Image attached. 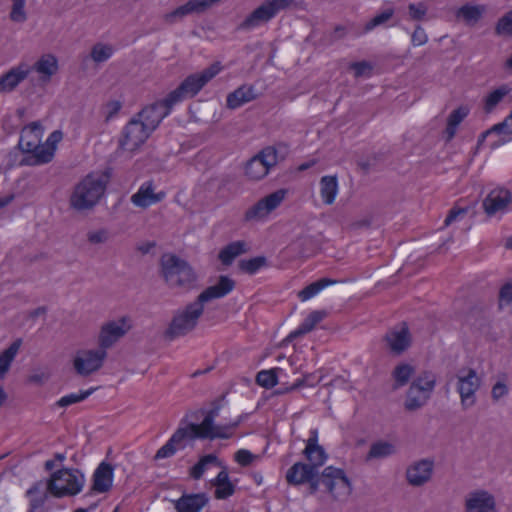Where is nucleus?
<instances>
[{
	"label": "nucleus",
	"instance_id": "nucleus-37",
	"mask_svg": "<svg viewBox=\"0 0 512 512\" xmlns=\"http://www.w3.org/2000/svg\"><path fill=\"white\" fill-rule=\"evenodd\" d=\"M484 11L483 6L466 4L457 10L456 17L462 18L468 25H474L480 20Z\"/></svg>",
	"mask_w": 512,
	"mask_h": 512
},
{
	"label": "nucleus",
	"instance_id": "nucleus-56",
	"mask_svg": "<svg viewBox=\"0 0 512 512\" xmlns=\"http://www.w3.org/2000/svg\"><path fill=\"white\" fill-rule=\"evenodd\" d=\"M254 459L255 455L245 449H240L235 453V461L242 466H249Z\"/></svg>",
	"mask_w": 512,
	"mask_h": 512
},
{
	"label": "nucleus",
	"instance_id": "nucleus-43",
	"mask_svg": "<svg viewBox=\"0 0 512 512\" xmlns=\"http://www.w3.org/2000/svg\"><path fill=\"white\" fill-rule=\"evenodd\" d=\"M336 283V280H332L329 278H322L316 282H313L306 286L304 289H302L298 296L302 301H306L316 294H318L322 289L327 287L328 285Z\"/></svg>",
	"mask_w": 512,
	"mask_h": 512
},
{
	"label": "nucleus",
	"instance_id": "nucleus-52",
	"mask_svg": "<svg viewBox=\"0 0 512 512\" xmlns=\"http://www.w3.org/2000/svg\"><path fill=\"white\" fill-rule=\"evenodd\" d=\"M428 7L424 2L411 3L408 5V13L411 20L421 21L427 14Z\"/></svg>",
	"mask_w": 512,
	"mask_h": 512
},
{
	"label": "nucleus",
	"instance_id": "nucleus-21",
	"mask_svg": "<svg viewBox=\"0 0 512 512\" xmlns=\"http://www.w3.org/2000/svg\"><path fill=\"white\" fill-rule=\"evenodd\" d=\"M384 340L392 354L400 355L406 351L411 344L409 329L404 324L399 329H393L387 332Z\"/></svg>",
	"mask_w": 512,
	"mask_h": 512
},
{
	"label": "nucleus",
	"instance_id": "nucleus-22",
	"mask_svg": "<svg viewBox=\"0 0 512 512\" xmlns=\"http://www.w3.org/2000/svg\"><path fill=\"white\" fill-rule=\"evenodd\" d=\"M219 0H189L182 6H179L174 11L166 15V21L174 23L183 17L192 13H201L209 9L214 3Z\"/></svg>",
	"mask_w": 512,
	"mask_h": 512
},
{
	"label": "nucleus",
	"instance_id": "nucleus-49",
	"mask_svg": "<svg viewBox=\"0 0 512 512\" xmlns=\"http://www.w3.org/2000/svg\"><path fill=\"white\" fill-rule=\"evenodd\" d=\"M394 15V10L392 8H388L381 13L374 16L370 19L364 26V32H369L374 28L384 25L389 21Z\"/></svg>",
	"mask_w": 512,
	"mask_h": 512
},
{
	"label": "nucleus",
	"instance_id": "nucleus-44",
	"mask_svg": "<svg viewBox=\"0 0 512 512\" xmlns=\"http://www.w3.org/2000/svg\"><path fill=\"white\" fill-rule=\"evenodd\" d=\"M510 89L506 85H502L489 93L484 101V110L486 113H491L494 108L503 100L509 93Z\"/></svg>",
	"mask_w": 512,
	"mask_h": 512
},
{
	"label": "nucleus",
	"instance_id": "nucleus-25",
	"mask_svg": "<svg viewBox=\"0 0 512 512\" xmlns=\"http://www.w3.org/2000/svg\"><path fill=\"white\" fill-rule=\"evenodd\" d=\"M114 467L107 463L101 462L93 474V484L91 490L97 493L108 492L113 484Z\"/></svg>",
	"mask_w": 512,
	"mask_h": 512
},
{
	"label": "nucleus",
	"instance_id": "nucleus-63",
	"mask_svg": "<svg viewBox=\"0 0 512 512\" xmlns=\"http://www.w3.org/2000/svg\"><path fill=\"white\" fill-rule=\"evenodd\" d=\"M224 396H221L220 398L216 399L212 402V408L208 411H202L205 416L209 418L215 419L219 415V411L222 407L221 402L224 400Z\"/></svg>",
	"mask_w": 512,
	"mask_h": 512
},
{
	"label": "nucleus",
	"instance_id": "nucleus-47",
	"mask_svg": "<svg viewBox=\"0 0 512 512\" xmlns=\"http://www.w3.org/2000/svg\"><path fill=\"white\" fill-rule=\"evenodd\" d=\"M96 390V388H90L86 391H80V393L78 394H75V393H71L69 395H65L63 397H61L57 402H56V405L59 406V407H68L72 404H75V403H78V402H81V401H84L85 399H87L94 391Z\"/></svg>",
	"mask_w": 512,
	"mask_h": 512
},
{
	"label": "nucleus",
	"instance_id": "nucleus-28",
	"mask_svg": "<svg viewBox=\"0 0 512 512\" xmlns=\"http://www.w3.org/2000/svg\"><path fill=\"white\" fill-rule=\"evenodd\" d=\"M249 251L248 244L243 240L231 242L224 246L218 253V259L223 266L229 267L234 260Z\"/></svg>",
	"mask_w": 512,
	"mask_h": 512
},
{
	"label": "nucleus",
	"instance_id": "nucleus-40",
	"mask_svg": "<svg viewBox=\"0 0 512 512\" xmlns=\"http://www.w3.org/2000/svg\"><path fill=\"white\" fill-rule=\"evenodd\" d=\"M267 166L263 164L262 160L254 156L248 161L245 168V174L251 180H260L268 174Z\"/></svg>",
	"mask_w": 512,
	"mask_h": 512
},
{
	"label": "nucleus",
	"instance_id": "nucleus-32",
	"mask_svg": "<svg viewBox=\"0 0 512 512\" xmlns=\"http://www.w3.org/2000/svg\"><path fill=\"white\" fill-rule=\"evenodd\" d=\"M212 485L215 487L214 495L217 499H227L235 492V485L230 481L225 468L218 473Z\"/></svg>",
	"mask_w": 512,
	"mask_h": 512
},
{
	"label": "nucleus",
	"instance_id": "nucleus-38",
	"mask_svg": "<svg viewBox=\"0 0 512 512\" xmlns=\"http://www.w3.org/2000/svg\"><path fill=\"white\" fill-rule=\"evenodd\" d=\"M21 344L22 340L17 339L7 349L0 353V377H3L8 372Z\"/></svg>",
	"mask_w": 512,
	"mask_h": 512
},
{
	"label": "nucleus",
	"instance_id": "nucleus-54",
	"mask_svg": "<svg viewBox=\"0 0 512 512\" xmlns=\"http://www.w3.org/2000/svg\"><path fill=\"white\" fill-rule=\"evenodd\" d=\"M350 69L354 72L356 78L369 76L372 66L367 61L354 62L350 65Z\"/></svg>",
	"mask_w": 512,
	"mask_h": 512
},
{
	"label": "nucleus",
	"instance_id": "nucleus-7",
	"mask_svg": "<svg viewBox=\"0 0 512 512\" xmlns=\"http://www.w3.org/2000/svg\"><path fill=\"white\" fill-rule=\"evenodd\" d=\"M203 312L204 307L196 301L189 303L182 310L176 311L165 331V337L174 340L187 335L196 328Z\"/></svg>",
	"mask_w": 512,
	"mask_h": 512
},
{
	"label": "nucleus",
	"instance_id": "nucleus-57",
	"mask_svg": "<svg viewBox=\"0 0 512 512\" xmlns=\"http://www.w3.org/2000/svg\"><path fill=\"white\" fill-rule=\"evenodd\" d=\"M512 303V283L504 284L499 291V305Z\"/></svg>",
	"mask_w": 512,
	"mask_h": 512
},
{
	"label": "nucleus",
	"instance_id": "nucleus-15",
	"mask_svg": "<svg viewBox=\"0 0 512 512\" xmlns=\"http://www.w3.org/2000/svg\"><path fill=\"white\" fill-rule=\"evenodd\" d=\"M465 512H497L494 496L482 489L470 492L465 499Z\"/></svg>",
	"mask_w": 512,
	"mask_h": 512
},
{
	"label": "nucleus",
	"instance_id": "nucleus-27",
	"mask_svg": "<svg viewBox=\"0 0 512 512\" xmlns=\"http://www.w3.org/2000/svg\"><path fill=\"white\" fill-rule=\"evenodd\" d=\"M303 454L309 461V464L317 469L325 463L327 455L323 447L318 445V435L316 430L311 432V436L307 440Z\"/></svg>",
	"mask_w": 512,
	"mask_h": 512
},
{
	"label": "nucleus",
	"instance_id": "nucleus-29",
	"mask_svg": "<svg viewBox=\"0 0 512 512\" xmlns=\"http://www.w3.org/2000/svg\"><path fill=\"white\" fill-rule=\"evenodd\" d=\"M163 195L155 194L152 182H145L139 190L131 196V202L141 208H147L161 201Z\"/></svg>",
	"mask_w": 512,
	"mask_h": 512
},
{
	"label": "nucleus",
	"instance_id": "nucleus-55",
	"mask_svg": "<svg viewBox=\"0 0 512 512\" xmlns=\"http://www.w3.org/2000/svg\"><path fill=\"white\" fill-rule=\"evenodd\" d=\"M25 2L13 3L10 12V19L14 22L22 23L26 20V13L24 10Z\"/></svg>",
	"mask_w": 512,
	"mask_h": 512
},
{
	"label": "nucleus",
	"instance_id": "nucleus-31",
	"mask_svg": "<svg viewBox=\"0 0 512 512\" xmlns=\"http://www.w3.org/2000/svg\"><path fill=\"white\" fill-rule=\"evenodd\" d=\"M255 89L251 85H242L227 96L226 104L229 109H237L256 98Z\"/></svg>",
	"mask_w": 512,
	"mask_h": 512
},
{
	"label": "nucleus",
	"instance_id": "nucleus-35",
	"mask_svg": "<svg viewBox=\"0 0 512 512\" xmlns=\"http://www.w3.org/2000/svg\"><path fill=\"white\" fill-rule=\"evenodd\" d=\"M338 193V181L336 176H323L320 179V194L325 204L334 203Z\"/></svg>",
	"mask_w": 512,
	"mask_h": 512
},
{
	"label": "nucleus",
	"instance_id": "nucleus-5",
	"mask_svg": "<svg viewBox=\"0 0 512 512\" xmlns=\"http://www.w3.org/2000/svg\"><path fill=\"white\" fill-rule=\"evenodd\" d=\"M85 484L84 474L78 469H59L46 483V490L57 498L79 494Z\"/></svg>",
	"mask_w": 512,
	"mask_h": 512
},
{
	"label": "nucleus",
	"instance_id": "nucleus-50",
	"mask_svg": "<svg viewBox=\"0 0 512 512\" xmlns=\"http://www.w3.org/2000/svg\"><path fill=\"white\" fill-rule=\"evenodd\" d=\"M256 156L260 158L263 164L267 166V169L270 170V168L275 166L279 160V149L269 146L264 148Z\"/></svg>",
	"mask_w": 512,
	"mask_h": 512
},
{
	"label": "nucleus",
	"instance_id": "nucleus-58",
	"mask_svg": "<svg viewBox=\"0 0 512 512\" xmlns=\"http://www.w3.org/2000/svg\"><path fill=\"white\" fill-rule=\"evenodd\" d=\"M427 40L428 37L425 30L420 25H417L411 36L412 44L414 46H421L424 45Z\"/></svg>",
	"mask_w": 512,
	"mask_h": 512
},
{
	"label": "nucleus",
	"instance_id": "nucleus-23",
	"mask_svg": "<svg viewBox=\"0 0 512 512\" xmlns=\"http://www.w3.org/2000/svg\"><path fill=\"white\" fill-rule=\"evenodd\" d=\"M318 469L309 463L296 462L286 472V481L293 486L306 484L310 481Z\"/></svg>",
	"mask_w": 512,
	"mask_h": 512
},
{
	"label": "nucleus",
	"instance_id": "nucleus-14",
	"mask_svg": "<svg viewBox=\"0 0 512 512\" xmlns=\"http://www.w3.org/2000/svg\"><path fill=\"white\" fill-rule=\"evenodd\" d=\"M457 378L461 405L463 409H467L475 404V392L480 386V379L474 369H468L467 374H459Z\"/></svg>",
	"mask_w": 512,
	"mask_h": 512
},
{
	"label": "nucleus",
	"instance_id": "nucleus-18",
	"mask_svg": "<svg viewBox=\"0 0 512 512\" xmlns=\"http://www.w3.org/2000/svg\"><path fill=\"white\" fill-rule=\"evenodd\" d=\"M235 288V281L228 276L221 275L218 279V282L215 285H212L206 288L203 292H201L197 298L196 302L204 307L206 302H209L214 299L223 298L228 295Z\"/></svg>",
	"mask_w": 512,
	"mask_h": 512
},
{
	"label": "nucleus",
	"instance_id": "nucleus-61",
	"mask_svg": "<svg viewBox=\"0 0 512 512\" xmlns=\"http://www.w3.org/2000/svg\"><path fill=\"white\" fill-rule=\"evenodd\" d=\"M467 208H453L449 211L444 224L449 226L451 223L456 221L458 218L463 217L467 213Z\"/></svg>",
	"mask_w": 512,
	"mask_h": 512
},
{
	"label": "nucleus",
	"instance_id": "nucleus-45",
	"mask_svg": "<svg viewBox=\"0 0 512 512\" xmlns=\"http://www.w3.org/2000/svg\"><path fill=\"white\" fill-rule=\"evenodd\" d=\"M210 464L221 465L216 455H205L190 469L191 477L196 480L200 479Z\"/></svg>",
	"mask_w": 512,
	"mask_h": 512
},
{
	"label": "nucleus",
	"instance_id": "nucleus-10",
	"mask_svg": "<svg viewBox=\"0 0 512 512\" xmlns=\"http://www.w3.org/2000/svg\"><path fill=\"white\" fill-rule=\"evenodd\" d=\"M107 357V352L99 349L79 350L73 359L75 372L80 376H89L97 372Z\"/></svg>",
	"mask_w": 512,
	"mask_h": 512
},
{
	"label": "nucleus",
	"instance_id": "nucleus-12",
	"mask_svg": "<svg viewBox=\"0 0 512 512\" xmlns=\"http://www.w3.org/2000/svg\"><path fill=\"white\" fill-rule=\"evenodd\" d=\"M287 191L279 189L260 199L256 204L248 208L244 214L245 222L259 221L276 209L284 200Z\"/></svg>",
	"mask_w": 512,
	"mask_h": 512
},
{
	"label": "nucleus",
	"instance_id": "nucleus-41",
	"mask_svg": "<svg viewBox=\"0 0 512 512\" xmlns=\"http://www.w3.org/2000/svg\"><path fill=\"white\" fill-rule=\"evenodd\" d=\"M413 373L414 368L411 365L406 363L397 365L392 372V376L394 379L393 389L396 390L400 387L405 386L409 382V379L411 378Z\"/></svg>",
	"mask_w": 512,
	"mask_h": 512
},
{
	"label": "nucleus",
	"instance_id": "nucleus-13",
	"mask_svg": "<svg viewBox=\"0 0 512 512\" xmlns=\"http://www.w3.org/2000/svg\"><path fill=\"white\" fill-rule=\"evenodd\" d=\"M174 104L168 103V96L144 107L137 116L150 131H154L161 121L170 113Z\"/></svg>",
	"mask_w": 512,
	"mask_h": 512
},
{
	"label": "nucleus",
	"instance_id": "nucleus-2",
	"mask_svg": "<svg viewBox=\"0 0 512 512\" xmlns=\"http://www.w3.org/2000/svg\"><path fill=\"white\" fill-rule=\"evenodd\" d=\"M42 136L43 128L38 121L31 122L22 129L18 143L19 149L26 154L22 164L37 166L53 159L55 148L41 145Z\"/></svg>",
	"mask_w": 512,
	"mask_h": 512
},
{
	"label": "nucleus",
	"instance_id": "nucleus-4",
	"mask_svg": "<svg viewBox=\"0 0 512 512\" xmlns=\"http://www.w3.org/2000/svg\"><path fill=\"white\" fill-rule=\"evenodd\" d=\"M108 177L104 174H88L75 187L70 196V205L77 211L93 208L103 196Z\"/></svg>",
	"mask_w": 512,
	"mask_h": 512
},
{
	"label": "nucleus",
	"instance_id": "nucleus-17",
	"mask_svg": "<svg viewBox=\"0 0 512 512\" xmlns=\"http://www.w3.org/2000/svg\"><path fill=\"white\" fill-rule=\"evenodd\" d=\"M434 461L431 459H421L411 464L406 470L407 482L419 487L427 483L432 476Z\"/></svg>",
	"mask_w": 512,
	"mask_h": 512
},
{
	"label": "nucleus",
	"instance_id": "nucleus-51",
	"mask_svg": "<svg viewBox=\"0 0 512 512\" xmlns=\"http://www.w3.org/2000/svg\"><path fill=\"white\" fill-rule=\"evenodd\" d=\"M495 31L498 35L512 36V10L498 20Z\"/></svg>",
	"mask_w": 512,
	"mask_h": 512
},
{
	"label": "nucleus",
	"instance_id": "nucleus-46",
	"mask_svg": "<svg viewBox=\"0 0 512 512\" xmlns=\"http://www.w3.org/2000/svg\"><path fill=\"white\" fill-rule=\"evenodd\" d=\"M279 368L270 369V370H262L256 375V383L266 389L274 387L277 382V372Z\"/></svg>",
	"mask_w": 512,
	"mask_h": 512
},
{
	"label": "nucleus",
	"instance_id": "nucleus-39",
	"mask_svg": "<svg viewBox=\"0 0 512 512\" xmlns=\"http://www.w3.org/2000/svg\"><path fill=\"white\" fill-rule=\"evenodd\" d=\"M436 385V376L429 371H424L416 379L413 380L410 386L415 387L416 390L426 393L428 395L434 390Z\"/></svg>",
	"mask_w": 512,
	"mask_h": 512
},
{
	"label": "nucleus",
	"instance_id": "nucleus-36",
	"mask_svg": "<svg viewBox=\"0 0 512 512\" xmlns=\"http://www.w3.org/2000/svg\"><path fill=\"white\" fill-rule=\"evenodd\" d=\"M429 398L430 395L420 392L416 390L415 387L410 386L407 391L404 408L409 412L419 410L426 404Z\"/></svg>",
	"mask_w": 512,
	"mask_h": 512
},
{
	"label": "nucleus",
	"instance_id": "nucleus-33",
	"mask_svg": "<svg viewBox=\"0 0 512 512\" xmlns=\"http://www.w3.org/2000/svg\"><path fill=\"white\" fill-rule=\"evenodd\" d=\"M469 112V107L463 105L450 113L447 119V126L444 131L446 142H449L454 138L457 126L468 116Z\"/></svg>",
	"mask_w": 512,
	"mask_h": 512
},
{
	"label": "nucleus",
	"instance_id": "nucleus-26",
	"mask_svg": "<svg viewBox=\"0 0 512 512\" xmlns=\"http://www.w3.org/2000/svg\"><path fill=\"white\" fill-rule=\"evenodd\" d=\"M209 502L205 493L183 494L179 499L174 500V508L177 512H200Z\"/></svg>",
	"mask_w": 512,
	"mask_h": 512
},
{
	"label": "nucleus",
	"instance_id": "nucleus-19",
	"mask_svg": "<svg viewBox=\"0 0 512 512\" xmlns=\"http://www.w3.org/2000/svg\"><path fill=\"white\" fill-rule=\"evenodd\" d=\"M31 73L30 66L24 63L12 67L8 72L0 76V93H9L24 81Z\"/></svg>",
	"mask_w": 512,
	"mask_h": 512
},
{
	"label": "nucleus",
	"instance_id": "nucleus-48",
	"mask_svg": "<svg viewBox=\"0 0 512 512\" xmlns=\"http://www.w3.org/2000/svg\"><path fill=\"white\" fill-rule=\"evenodd\" d=\"M113 54V48L110 45L101 43L95 44L91 49V58L96 63L107 61Z\"/></svg>",
	"mask_w": 512,
	"mask_h": 512
},
{
	"label": "nucleus",
	"instance_id": "nucleus-34",
	"mask_svg": "<svg viewBox=\"0 0 512 512\" xmlns=\"http://www.w3.org/2000/svg\"><path fill=\"white\" fill-rule=\"evenodd\" d=\"M397 452L396 446L388 441L379 440L373 442L365 457V461L369 462L375 459H384L394 455Z\"/></svg>",
	"mask_w": 512,
	"mask_h": 512
},
{
	"label": "nucleus",
	"instance_id": "nucleus-3",
	"mask_svg": "<svg viewBox=\"0 0 512 512\" xmlns=\"http://www.w3.org/2000/svg\"><path fill=\"white\" fill-rule=\"evenodd\" d=\"M160 272L165 283L172 289L190 290L196 286L197 275L191 265L175 254H163Z\"/></svg>",
	"mask_w": 512,
	"mask_h": 512
},
{
	"label": "nucleus",
	"instance_id": "nucleus-60",
	"mask_svg": "<svg viewBox=\"0 0 512 512\" xmlns=\"http://www.w3.org/2000/svg\"><path fill=\"white\" fill-rule=\"evenodd\" d=\"M122 105L119 101H110L105 105V120L109 121L121 109Z\"/></svg>",
	"mask_w": 512,
	"mask_h": 512
},
{
	"label": "nucleus",
	"instance_id": "nucleus-1",
	"mask_svg": "<svg viewBox=\"0 0 512 512\" xmlns=\"http://www.w3.org/2000/svg\"><path fill=\"white\" fill-rule=\"evenodd\" d=\"M214 420L205 416L200 424L189 423L184 427L179 426L166 444L156 452L154 460L172 457L177 450H182L186 447L187 441L195 439H227L230 437V433L227 430L235 429L242 421V416L227 426L215 425Z\"/></svg>",
	"mask_w": 512,
	"mask_h": 512
},
{
	"label": "nucleus",
	"instance_id": "nucleus-30",
	"mask_svg": "<svg viewBox=\"0 0 512 512\" xmlns=\"http://www.w3.org/2000/svg\"><path fill=\"white\" fill-rule=\"evenodd\" d=\"M325 316L326 313L324 311H312L296 330L289 333L284 342H292L298 337L309 333L318 323H320L325 318Z\"/></svg>",
	"mask_w": 512,
	"mask_h": 512
},
{
	"label": "nucleus",
	"instance_id": "nucleus-24",
	"mask_svg": "<svg viewBox=\"0 0 512 512\" xmlns=\"http://www.w3.org/2000/svg\"><path fill=\"white\" fill-rule=\"evenodd\" d=\"M30 69L31 72L35 71L39 74L38 82L40 85L45 86L58 71L57 58L51 54L43 55L33 66H30Z\"/></svg>",
	"mask_w": 512,
	"mask_h": 512
},
{
	"label": "nucleus",
	"instance_id": "nucleus-62",
	"mask_svg": "<svg viewBox=\"0 0 512 512\" xmlns=\"http://www.w3.org/2000/svg\"><path fill=\"white\" fill-rule=\"evenodd\" d=\"M87 238L92 244L104 243L107 240V232L105 230L92 231L87 234Z\"/></svg>",
	"mask_w": 512,
	"mask_h": 512
},
{
	"label": "nucleus",
	"instance_id": "nucleus-6",
	"mask_svg": "<svg viewBox=\"0 0 512 512\" xmlns=\"http://www.w3.org/2000/svg\"><path fill=\"white\" fill-rule=\"evenodd\" d=\"M221 70L219 63L212 64L200 73L189 75L168 96V103L176 105L186 98L194 97Z\"/></svg>",
	"mask_w": 512,
	"mask_h": 512
},
{
	"label": "nucleus",
	"instance_id": "nucleus-16",
	"mask_svg": "<svg viewBox=\"0 0 512 512\" xmlns=\"http://www.w3.org/2000/svg\"><path fill=\"white\" fill-rule=\"evenodd\" d=\"M129 329L130 326L126 324L125 318L104 324L99 334V347L106 351V349L113 346L122 338Z\"/></svg>",
	"mask_w": 512,
	"mask_h": 512
},
{
	"label": "nucleus",
	"instance_id": "nucleus-11",
	"mask_svg": "<svg viewBox=\"0 0 512 512\" xmlns=\"http://www.w3.org/2000/svg\"><path fill=\"white\" fill-rule=\"evenodd\" d=\"M152 134L145 124L134 116L123 128L122 136L119 139V147L124 150H135L140 147Z\"/></svg>",
	"mask_w": 512,
	"mask_h": 512
},
{
	"label": "nucleus",
	"instance_id": "nucleus-9",
	"mask_svg": "<svg viewBox=\"0 0 512 512\" xmlns=\"http://www.w3.org/2000/svg\"><path fill=\"white\" fill-rule=\"evenodd\" d=\"M322 485L335 499L346 498L352 492L350 480L344 470L328 466L322 471Z\"/></svg>",
	"mask_w": 512,
	"mask_h": 512
},
{
	"label": "nucleus",
	"instance_id": "nucleus-42",
	"mask_svg": "<svg viewBox=\"0 0 512 512\" xmlns=\"http://www.w3.org/2000/svg\"><path fill=\"white\" fill-rule=\"evenodd\" d=\"M268 265L267 258L265 256H257L251 259H243L238 263L239 269L249 275H254L261 268Z\"/></svg>",
	"mask_w": 512,
	"mask_h": 512
},
{
	"label": "nucleus",
	"instance_id": "nucleus-20",
	"mask_svg": "<svg viewBox=\"0 0 512 512\" xmlns=\"http://www.w3.org/2000/svg\"><path fill=\"white\" fill-rule=\"evenodd\" d=\"M512 201V195L506 189H494L483 200V208L488 216H493L497 212L505 210L507 205Z\"/></svg>",
	"mask_w": 512,
	"mask_h": 512
},
{
	"label": "nucleus",
	"instance_id": "nucleus-59",
	"mask_svg": "<svg viewBox=\"0 0 512 512\" xmlns=\"http://www.w3.org/2000/svg\"><path fill=\"white\" fill-rule=\"evenodd\" d=\"M313 240L312 237L308 235H302L297 238V240L292 244L296 249H298V253L301 256H308V251L301 249L302 246L310 245L312 244Z\"/></svg>",
	"mask_w": 512,
	"mask_h": 512
},
{
	"label": "nucleus",
	"instance_id": "nucleus-64",
	"mask_svg": "<svg viewBox=\"0 0 512 512\" xmlns=\"http://www.w3.org/2000/svg\"><path fill=\"white\" fill-rule=\"evenodd\" d=\"M508 393L507 386L502 382H497L492 388V398L494 400H499L501 397Z\"/></svg>",
	"mask_w": 512,
	"mask_h": 512
},
{
	"label": "nucleus",
	"instance_id": "nucleus-53",
	"mask_svg": "<svg viewBox=\"0 0 512 512\" xmlns=\"http://www.w3.org/2000/svg\"><path fill=\"white\" fill-rule=\"evenodd\" d=\"M512 134V109L510 114L500 123L495 124L486 131V134Z\"/></svg>",
	"mask_w": 512,
	"mask_h": 512
},
{
	"label": "nucleus",
	"instance_id": "nucleus-8",
	"mask_svg": "<svg viewBox=\"0 0 512 512\" xmlns=\"http://www.w3.org/2000/svg\"><path fill=\"white\" fill-rule=\"evenodd\" d=\"M295 0H265L253 10L239 25L242 30H250L272 20L278 13L288 9Z\"/></svg>",
	"mask_w": 512,
	"mask_h": 512
}]
</instances>
